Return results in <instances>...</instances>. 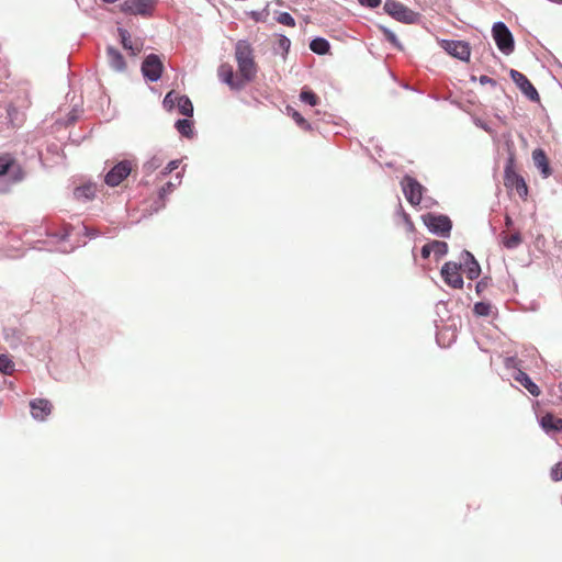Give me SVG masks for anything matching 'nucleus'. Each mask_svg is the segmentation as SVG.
<instances>
[{"label": "nucleus", "mask_w": 562, "mask_h": 562, "mask_svg": "<svg viewBox=\"0 0 562 562\" xmlns=\"http://www.w3.org/2000/svg\"><path fill=\"white\" fill-rule=\"evenodd\" d=\"M465 256H467V260H465L464 265H465L467 277L470 280H474V279L479 278V276L481 273L480 265L474 259V257L471 252L465 251Z\"/></svg>", "instance_id": "21"}, {"label": "nucleus", "mask_w": 562, "mask_h": 562, "mask_svg": "<svg viewBox=\"0 0 562 562\" xmlns=\"http://www.w3.org/2000/svg\"><path fill=\"white\" fill-rule=\"evenodd\" d=\"M31 414L37 420H45L53 411V404L45 398H35L30 402Z\"/></svg>", "instance_id": "15"}, {"label": "nucleus", "mask_w": 562, "mask_h": 562, "mask_svg": "<svg viewBox=\"0 0 562 562\" xmlns=\"http://www.w3.org/2000/svg\"><path fill=\"white\" fill-rule=\"evenodd\" d=\"M106 55L109 64L113 69L123 71L126 68L124 57L116 48L109 46L106 49Z\"/></svg>", "instance_id": "18"}, {"label": "nucleus", "mask_w": 562, "mask_h": 562, "mask_svg": "<svg viewBox=\"0 0 562 562\" xmlns=\"http://www.w3.org/2000/svg\"><path fill=\"white\" fill-rule=\"evenodd\" d=\"M540 424L547 432L562 430V418L555 417L549 413L542 416Z\"/></svg>", "instance_id": "19"}, {"label": "nucleus", "mask_w": 562, "mask_h": 562, "mask_svg": "<svg viewBox=\"0 0 562 562\" xmlns=\"http://www.w3.org/2000/svg\"><path fill=\"white\" fill-rule=\"evenodd\" d=\"M510 78L520 89V91L531 101L538 102L540 100L539 93L529 79L518 70L512 69Z\"/></svg>", "instance_id": "12"}, {"label": "nucleus", "mask_w": 562, "mask_h": 562, "mask_svg": "<svg viewBox=\"0 0 562 562\" xmlns=\"http://www.w3.org/2000/svg\"><path fill=\"white\" fill-rule=\"evenodd\" d=\"M505 224H506V226H507V227H510V226H512L513 221H512L510 216H508V215H507V216L505 217Z\"/></svg>", "instance_id": "43"}, {"label": "nucleus", "mask_w": 562, "mask_h": 562, "mask_svg": "<svg viewBox=\"0 0 562 562\" xmlns=\"http://www.w3.org/2000/svg\"><path fill=\"white\" fill-rule=\"evenodd\" d=\"M461 265L457 262H446L441 268L443 281L453 289H462L463 279L460 273Z\"/></svg>", "instance_id": "10"}, {"label": "nucleus", "mask_w": 562, "mask_h": 562, "mask_svg": "<svg viewBox=\"0 0 562 562\" xmlns=\"http://www.w3.org/2000/svg\"><path fill=\"white\" fill-rule=\"evenodd\" d=\"M359 3L363 7H368L371 9L378 8L381 4V0H358Z\"/></svg>", "instance_id": "38"}, {"label": "nucleus", "mask_w": 562, "mask_h": 562, "mask_svg": "<svg viewBox=\"0 0 562 562\" xmlns=\"http://www.w3.org/2000/svg\"><path fill=\"white\" fill-rule=\"evenodd\" d=\"M430 254H431V244L428 243V244L424 245L422 248V257L426 259L430 256Z\"/></svg>", "instance_id": "40"}, {"label": "nucleus", "mask_w": 562, "mask_h": 562, "mask_svg": "<svg viewBox=\"0 0 562 562\" xmlns=\"http://www.w3.org/2000/svg\"><path fill=\"white\" fill-rule=\"evenodd\" d=\"M300 98L303 102L308 103L310 105L314 106L318 103V97L308 89H303Z\"/></svg>", "instance_id": "31"}, {"label": "nucleus", "mask_w": 562, "mask_h": 562, "mask_svg": "<svg viewBox=\"0 0 562 562\" xmlns=\"http://www.w3.org/2000/svg\"><path fill=\"white\" fill-rule=\"evenodd\" d=\"M95 192V186L88 183L81 187H77L74 191V195L79 201H88L94 198Z\"/></svg>", "instance_id": "22"}, {"label": "nucleus", "mask_w": 562, "mask_h": 562, "mask_svg": "<svg viewBox=\"0 0 562 562\" xmlns=\"http://www.w3.org/2000/svg\"><path fill=\"white\" fill-rule=\"evenodd\" d=\"M290 45H291V42L290 40L286 37V36H281L280 40H279V46L284 49L285 52L289 50L290 48Z\"/></svg>", "instance_id": "39"}, {"label": "nucleus", "mask_w": 562, "mask_h": 562, "mask_svg": "<svg viewBox=\"0 0 562 562\" xmlns=\"http://www.w3.org/2000/svg\"><path fill=\"white\" fill-rule=\"evenodd\" d=\"M310 48L315 54L324 55L329 52L330 45L327 40L323 37H316L310 43Z\"/></svg>", "instance_id": "23"}, {"label": "nucleus", "mask_w": 562, "mask_h": 562, "mask_svg": "<svg viewBox=\"0 0 562 562\" xmlns=\"http://www.w3.org/2000/svg\"><path fill=\"white\" fill-rule=\"evenodd\" d=\"M119 35L121 37V43H122L123 47L126 50H130L131 55L136 56L137 54L140 53V50L143 48V44L139 42H133L131 40L130 33L126 30L119 29Z\"/></svg>", "instance_id": "17"}, {"label": "nucleus", "mask_w": 562, "mask_h": 562, "mask_svg": "<svg viewBox=\"0 0 562 562\" xmlns=\"http://www.w3.org/2000/svg\"><path fill=\"white\" fill-rule=\"evenodd\" d=\"M504 186L526 200L528 196V186L525 179L516 170L515 154L510 153L504 169Z\"/></svg>", "instance_id": "2"}, {"label": "nucleus", "mask_w": 562, "mask_h": 562, "mask_svg": "<svg viewBox=\"0 0 562 562\" xmlns=\"http://www.w3.org/2000/svg\"><path fill=\"white\" fill-rule=\"evenodd\" d=\"M2 177H8L12 183L21 182L25 177L24 168L12 154H0V178Z\"/></svg>", "instance_id": "3"}, {"label": "nucleus", "mask_w": 562, "mask_h": 562, "mask_svg": "<svg viewBox=\"0 0 562 562\" xmlns=\"http://www.w3.org/2000/svg\"><path fill=\"white\" fill-rule=\"evenodd\" d=\"M136 167V164L132 160H122L114 165L109 172L105 175L104 181L110 187H116L124 179H126L133 169Z\"/></svg>", "instance_id": "6"}, {"label": "nucleus", "mask_w": 562, "mask_h": 562, "mask_svg": "<svg viewBox=\"0 0 562 562\" xmlns=\"http://www.w3.org/2000/svg\"><path fill=\"white\" fill-rule=\"evenodd\" d=\"M480 82L481 83H492V85L496 83L494 79H492V78H490L487 76H481Z\"/></svg>", "instance_id": "42"}, {"label": "nucleus", "mask_w": 562, "mask_h": 562, "mask_svg": "<svg viewBox=\"0 0 562 562\" xmlns=\"http://www.w3.org/2000/svg\"><path fill=\"white\" fill-rule=\"evenodd\" d=\"M177 180H178V182H177V183H173V182L169 181V182H167L166 184H164V186L160 188V190H159V196H160L161 199H165V196H166L168 193L172 192V191L175 190V188H176L178 184H180V182H181L180 173H178V175H177Z\"/></svg>", "instance_id": "33"}, {"label": "nucleus", "mask_w": 562, "mask_h": 562, "mask_svg": "<svg viewBox=\"0 0 562 562\" xmlns=\"http://www.w3.org/2000/svg\"><path fill=\"white\" fill-rule=\"evenodd\" d=\"M179 112L184 116L193 115V104L187 95H181L177 104Z\"/></svg>", "instance_id": "26"}, {"label": "nucleus", "mask_w": 562, "mask_h": 562, "mask_svg": "<svg viewBox=\"0 0 562 562\" xmlns=\"http://www.w3.org/2000/svg\"><path fill=\"white\" fill-rule=\"evenodd\" d=\"M176 128L182 136L191 137L193 135L192 122L188 119L178 120Z\"/></svg>", "instance_id": "27"}, {"label": "nucleus", "mask_w": 562, "mask_h": 562, "mask_svg": "<svg viewBox=\"0 0 562 562\" xmlns=\"http://www.w3.org/2000/svg\"><path fill=\"white\" fill-rule=\"evenodd\" d=\"M181 95L179 93H177L176 91H169L165 99H164V106L165 109H167L168 111L172 110L177 104H178V101H179V98Z\"/></svg>", "instance_id": "28"}, {"label": "nucleus", "mask_w": 562, "mask_h": 562, "mask_svg": "<svg viewBox=\"0 0 562 562\" xmlns=\"http://www.w3.org/2000/svg\"><path fill=\"white\" fill-rule=\"evenodd\" d=\"M515 359L514 358H509L507 359V366L509 367L512 363H514Z\"/></svg>", "instance_id": "44"}, {"label": "nucleus", "mask_w": 562, "mask_h": 562, "mask_svg": "<svg viewBox=\"0 0 562 562\" xmlns=\"http://www.w3.org/2000/svg\"><path fill=\"white\" fill-rule=\"evenodd\" d=\"M164 65L161 59L155 55H148L142 64V72L149 81H157L162 74Z\"/></svg>", "instance_id": "9"}, {"label": "nucleus", "mask_w": 562, "mask_h": 562, "mask_svg": "<svg viewBox=\"0 0 562 562\" xmlns=\"http://www.w3.org/2000/svg\"><path fill=\"white\" fill-rule=\"evenodd\" d=\"M401 186L406 200L412 205H418L423 199V186L411 176H405L401 181Z\"/></svg>", "instance_id": "8"}, {"label": "nucleus", "mask_w": 562, "mask_h": 562, "mask_svg": "<svg viewBox=\"0 0 562 562\" xmlns=\"http://www.w3.org/2000/svg\"><path fill=\"white\" fill-rule=\"evenodd\" d=\"M441 47L449 53L451 56L459 58L460 60H468L471 55L470 46L463 41H448L441 42Z\"/></svg>", "instance_id": "14"}, {"label": "nucleus", "mask_w": 562, "mask_h": 562, "mask_svg": "<svg viewBox=\"0 0 562 562\" xmlns=\"http://www.w3.org/2000/svg\"><path fill=\"white\" fill-rule=\"evenodd\" d=\"M491 304L485 302H477L474 305V313L479 316H488L491 314Z\"/></svg>", "instance_id": "34"}, {"label": "nucleus", "mask_w": 562, "mask_h": 562, "mask_svg": "<svg viewBox=\"0 0 562 562\" xmlns=\"http://www.w3.org/2000/svg\"><path fill=\"white\" fill-rule=\"evenodd\" d=\"M384 10L397 21L411 23L414 20V12L398 1L387 0Z\"/></svg>", "instance_id": "11"}, {"label": "nucleus", "mask_w": 562, "mask_h": 562, "mask_svg": "<svg viewBox=\"0 0 562 562\" xmlns=\"http://www.w3.org/2000/svg\"><path fill=\"white\" fill-rule=\"evenodd\" d=\"M550 476L554 482L562 480V462H559L554 467H552Z\"/></svg>", "instance_id": "36"}, {"label": "nucleus", "mask_w": 562, "mask_h": 562, "mask_svg": "<svg viewBox=\"0 0 562 562\" xmlns=\"http://www.w3.org/2000/svg\"><path fill=\"white\" fill-rule=\"evenodd\" d=\"M153 9V0H125L121 5V10L128 14L149 15Z\"/></svg>", "instance_id": "13"}, {"label": "nucleus", "mask_w": 562, "mask_h": 562, "mask_svg": "<svg viewBox=\"0 0 562 562\" xmlns=\"http://www.w3.org/2000/svg\"><path fill=\"white\" fill-rule=\"evenodd\" d=\"M431 244V252L439 259L445 256L448 251V245L445 241L432 240Z\"/></svg>", "instance_id": "29"}, {"label": "nucleus", "mask_w": 562, "mask_h": 562, "mask_svg": "<svg viewBox=\"0 0 562 562\" xmlns=\"http://www.w3.org/2000/svg\"><path fill=\"white\" fill-rule=\"evenodd\" d=\"M291 116L294 122L304 131H311V124L295 110L291 109Z\"/></svg>", "instance_id": "32"}, {"label": "nucleus", "mask_w": 562, "mask_h": 562, "mask_svg": "<svg viewBox=\"0 0 562 562\" xmlns=\"http://www.w3.org/2000/svg\"><path fill=\"white\" fill-rule=\"evenodd\" d=\"M492 33L494 41L502 53L509 55L514 52L515 43L513 35L503 22L495 23L493 25Z\"/></svg>", "instance_id": "4"}, {"label": "nucleus", "mask_w": 562, "mask_h": 562, "mask_svg": "<svg viewBox=\"0 0 562 562\" xmlns=\"http://www.w3.org/2000/svg\"><path fill=\"white\" fill-rule=\"evenodd\" d=\"M384 34H385L386 38H387L391 43H393V44H395V43H396V36H395V34H394V33H392V32H391V31H389V30H384Z\"/></svg>", "instance_id": "41"}, {"label": "nucleus", "mask_w": 562, "mask_h": 562, "mask_svg": "<svg viewBox=\"0 0 562 562\" xmlns=\"http://www.w3.org/2000/svg\"><path fill=\"white\" fill-rule=\"evenodd\" d=\"M277 20H278L279 23H281L283 25H286V26H290V27H294L295 26V20L288 12L280 13Z\"/></svg>", "instance_id": "35"}, {"label": "nucleus", "mask_w": 562, "mask_h": 562, "mask_svg": "<svg viewBox=\"0 0 562 562\" xmlns=\"http://www.w3.org/2000/svg\"><path fill=\"white\" fill-rule=\"evenodd\" d=\"M424 224L430 232L442 237H448L452 228V223L447 215L428 213L423 216Z\"/></svg>", "instance_id": "5"}, {"label": "nucleus", "mask_w": 562, "mask_h": 562, "mask_svg": "<svg viewBox=\"0 0 562 562\" xmlns=\"http://www.w3.org/2000/svg\"><path fill=\"white\" fill-rule=\"evenodd\" d=\"M0 371L4 374H11L14 371V363L7 355H0Z\"/></svg>", "instance_id": "30"}, {"label": "nucleus", "mask_w": 562, "mask_h": 562, "mask_svg": "<svg viewBox=\"0 0 562 562\" xmlns=\"http://www.w3.org/2000/svg\"><path fill=\"white\" fill-rule=\"evenodd\" d=\"M234 56L237 64V71L247 86L256 79L259 70V66L255 59L254 47L249 42L240 40L235 44Z\"/></svg>", "instance_id": "1"}, {"label": "nucleus", "mask_w": 562, "mask_h": 562, "mask_svg": "<svg viewBox=\"0 0 562 562\" xmlns=\"http://www.w3.org/2000/svg\"><path fill=\"white\" fill-rule=\"evenodd\" d=\"M502 236H503V245L508 249H514V248L518 247L522 240L519 232H515L510 235L503 233Z\"/></svg>", "instance_id": "25"}, {"label": "nucleus", "mask_w": 562, "mask_h": 562, "mask_svg": "<svg viewBox=\"0 0 562 562\" xmlns=\"http://www.w3.org/2000/svg\"><path fill=\"white\" fill-rule=\"evenodd\" d=\"M217 76L226 83L232 90L239 91L246 87V83L243 81L240 75L234 72L233 66L228 63H224L220 65L217 69Z\"/></svg>", "instance_id": "7"}, {"label": "nucleus", "mask_w": 562, "mask_h": 562, "mask_svg": "<svg viewBox=\"0 0 562 562\" xmlns=\"http://www.w3.org/2000/svg\"><path fill=\"white\" fill-rule=\"evenodd\" d=\"M180 165V160L179 159H175V160H171L167 164V166L160 171V175L162 177L171 173L173 170H176Z\"/></svg>", "instance_id": "37"}, {"label": "nucleus", "mask_w": 562, "mask_h": 562, "mask_svg": "<svg viewBox=\"0 0 562 562\" xmlns=\"http://www.w3.org/2000/svg\"><path fill=\"white\" fill-rule=\"evenodd\" d=\"M532 159L535 165L541 170L543 177H549L551 172L546 153L542 149H536L532 153Z\"/></svg>", "instance_id": "20"}, {"label": "nucleus", "mask_w": 562, "mask_h": 562, "mask_svg": "<svg viewBox=\"0 0 562 562\" xmlns=\"http://www.w3.org/2000/svg\"><path fill=\"white\" fill-rule=\"evenodd\" d=\"M164 161L165 157L162 155L156 154L144 164V171L146 173L154 172L162 166Z\"/></svg>", "instance_id": "24"}, {"label": "nucleus", "mask_w": 562, "mask_h": 562, "mask_svg": "<svg viewBox=\"0 0 562 562\" xmlns=\"http://www.w3.org/2000/svg\"><path fill=\"white\" fill-rule=\"evenodd\" d=\"M514 379L517 382H519L531 395H540L541 391L539 386L535 382H532L529 375L521 371L520 369L517 370L516 374L514 375Z\"/></svg>", "instance_id": "16"}]
</instances>
